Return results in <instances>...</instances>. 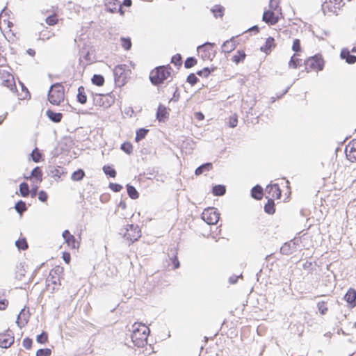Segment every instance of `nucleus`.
<instances>
[{
    "instance_id": "obj_37",
    "label": "nucleus",
    "mask_w": 356,
    "mask_h": 356,
    "mask_svg": "<svg viewBox=\"0 0 356 356\" xmlns=\"http://www.w3.org/2000/svg\"><path fill=\"white\" fill-rule=\"evenodd\" d=\"M85 176V172L82 169L74 171L72 175V179L74 181H81Z\"/></svg>"
},
{
    "instance_id": "obj_35",
    "label": "nucleus",
    "mask_w": 356,
    "mask_h": 356,
    "mask_svg": "<svg viewBox=\"0 0 356 356\" xmlns=\"http://www.w3.org/2000/svg\"><path fill=\"white\" fill-rule=\"evenodd\" d=\"M30 155L31 156L33 161H34L35 163L40 162V160L42 159V153L39 151V149L37 147H35L32 151V152Z\"/></svg>"
},
{
    "instance_id": "obj_6",
    "label": "nucleus",
    "mask_w": 356,
    "mask_h": 356,
    "mask_svg": "<svg viewBox=\"0 0 356 356\" xmlns=\"http://www.w3.org/2000/svg\"><path fill=\"white\" fill-rule=\"evenodd\" d=\"M215 44L206 42L197 47V51L201 54L203 60H212L216 56V51L213 49Z\"/></svg>"
},
{
    "instance_id": "obj_21",
    "label": "nucleus",
    "mask_w": 356,
    "mask_h": 356,
    "mask_svg": "<svg viewBox=\"0 0 356 356\" xmlns=\"http://www.w3.org/2000/svg\"><path fill=\"white\" fill-rule=\"evenodd\" d=\"M273 47H275V40L273 37H269L266 39L265 44L261 47L260 50L268 54Z\"/></svg>"
},
{
    "instance_id": "obj_26",
    "label": "nucleus",
    "mask_w": 356,
    "mask_h": 356,
    "mask_svg": "<svg viewBox=\"0 0 356 356\" xmlns=\"http://www.w3.org/2000/svg\"><path fill=\"white\" fill-rule=\"evenodd\" d=\"M76 99L77 102L81 104H84L87 102V96L85 92V88L83 86H80L78 88Z\"/></svg>"
},
{
    "instance_id": "obj_53",
    "label": "nucleus",
    "mask_w": 356,
    "mask_h": 356,
    "mask_svg": "<svg viewBox=\"0 0 356 356\" xmlns=\"http://www.w3.org/2000/svg\"><path fill=\"white\" fill-rule=\"evenodd\" d=\"M46 23L49 26L55 25L57 23V18L56 15H51L46 18Z\"/></svg>"
},
{
    "instance_id": "obj_57",
    "label": "nucleus",
    "mask_w": 356,
    "mask_h": 356,
    "mask_svg": "<svg viewBox=\"0 0 356 356\" xmlns=\"http://www.w3.org/2000/svg\"><path fill=\"white\" fill-rule=\"evenodd\" d=\"M109 187L114 192H119L122 188L120 184L116 183H110Z\"/></svg>"
},
{
    "instance_id": "obj_19",
    "label": "nucleus",
    "mask_w": 356,
    "mask_h": 356,
    "mask_svg": "<svg viewBox=\"0 0 356 356\" xmlns=\"http://www.w3.org/2000/svg\"><path fill=\"white\" fill-rule=\"evenodd\" d=\"M236 47L235 41L234 40V38H232L223 42L222 49L225 53H229L234 50Z\"/></svg>"
},
{
    "instance_id": "obj_17",
    "label": "nucleus",
    "mask_w": 356,
    "mask_h": 356,
    "mask_svg": "<svg viewBox=\"0 0 356 356\" xmlns=\"http://www.w3.org/2000/svg\"><path fill=\"white\" fill-rule=\"evenodd\" d=\"M127 66L125 65H118L115 66V67L113 70V74L115 76V82H120V79H124L125 76H124V72L126 70Z\"/></svg>"
},
{
    "instance_id": "obj_4",
    "label": "nucleus",
    "mask_w": 356,
    "mask_h": 356,
    "mask_svg": "<svg viewBox=\"0 0 356 356\" xmlns=\"http://www.w3.org/2000/svg\"><path fill=\"white\" fill-rule=\"evenodd\" d=\"M305 69L307 72L309 70L321 71L324 67V60L319 54H316L305 61Z\"/></svg>"
},
{
    "instance_id": "obj_38",
    "label": "nucleus",
    "mask_w": 356,
    "mask_h": 356,
    "mask_svg": "<svg viewBox=\"0 0 356 356\" xmlns=\"http://www.w3.org/2000/svg\"><path fill=\"white\" fill-rule=\"evenodd\" d=\"M104 172L108 177L114 178L116 177L115 170L110 165H104L103 167Z\"/></svg>"
},
{
    "instance_id": "obj_60",
    "label": "nucleus",
    "mask_w": 356,
    "mask_h": 356,
    "mask_svg": "<svg viewBox=\"0 0 356 356\" xmlns=\"http://www.w3.org/2000/svg\"><path fill=\"white\" fill-rule=\"evenodd\" d=\"M48 198V195L46 192L44 191H40L38 193V200H47Z\"/></svg>"
},
{
    "instance_id": "obj_5",
    "label": "nucleus",
    "mask_w": 356,
    "mask_h": 356,
    "mask_svg": "<svg viewBox=\"0 0 356 356\" xmlns=\"http://www.w3.org/2000/svg\"><path fill=\"white\" fill-rule=\"evenodd\" d=\"M147 328L141 332L139 328H135L131 334V341L135 346L138 348L143 347L147 344V334L146 333Z\"/></svg>"
},
{
    "instance_id": "obj_43",
    "label": "nucleus",
    "mask_w": 356,
    "mask_h": 356,
    "mask_svg": "<svg viewBox=\"0 0 356 356\" xmlns=\"http://www.w3.org/2000/svg\"><path fill=\"white\" fill-rule=\"evenodd\" d=\"M216 67H213L212 69H210L208 67H204L202 70H199L197 72V74L200 76L207 77L211 74V72H213Z\"/></svg>"
},
{
    "instance_id": "obj_13",
    "label": "nucleus",
    "mask_w": 356,
    "mask_h": 356,
    "mask_svg": "<svg viewBox=\"0 0 356 356\" xmlns=\"http://www.w3.org/2000/svg\"><path fill=\"white\" fill-rule=\"evenodd\" d=\"M169 112L168 111V108L164 105L160 104L158 106L156 111V119L159 122H165L166 120L169 118Z\"/></svg>"
},
{
    "instance_id": "obj_46",
    "label": "nucleus",
    "mask_w": 356,
    "mask_h": 356,
    "mask_svg": "<svg viewBox=\"0 0 356 356\" xmlns=\"http://www.w3.org/2000/svg\"><path fill=\"white\" fill-rule=\"evenodd\" d=\"M26 312L25 309H22L20 312V313L18 314L16 323L19 327H22L25 325V323H24V321L22 319V316H26Z\"/></svg>"
},
{
    "instance_id": "obj_39",
    "label": "nucleus",
    "mask_w": 356,
    "mask_h": 356,
    "mask_svg": "<svg viewBox=\"0 0 356 356\" xmlns=\"http://www.w3.org/2000/svg\"><path fill=\"white\" fill-rule=\"evenodd\" d=\"M275 202H266L264 205V211L268 214H273L275 211Z\"/></svg>"
},
{
    "instance_id": "obj_42",
    "label": "nucleus",
    "mask_w": 356,
    "mask_h": 356,
    "mask_svg": "<svg viewBox=\"0 0 356 356\" xmlns=\"http://www.w3.org/2000/svg\"><path fill=\"white\" fill-rule=\"evenodd\" d=\"M197 59L195 57H188L184 62V67L186 69L191 68L197 64Z\"/></svg>"
},
{
    "instance_id": "obj_40",
    "label": "nucleus",
    "mask_w": 356,
    "mask_h": 356,
    "mask_svg": "<svg viewBox=\"0 0 356 356\" xmlns=\"http://www.w3.org/2000/svg\"><path fill=\"white\" fill-rule=\"evenodd\" d=\"M269 8H270V10L279 11L280 13V14H282V13H281L282 10L280 7V1L279 0H270Z\"/></svg>"
},
{
    "instance_id": "obj_44",
    "label": "nucleus",
    "mask_w": 356,
    "mask_h": 356,
    "mask_svg": "<svg viewBox=\"0 0 356 356\" xmlns=\"http://www.w3.org/2000/svg\"><path fill=\"white\" fill-rule=\"evenodd\" d=\"M171 63L175 65V66L180 67L182 65V58L181 54H177L173 56L171 58Z\"/></svg>"
},
{
    "instance_id": "obj_63",
    "label": "nucleus",
    "mask_w": 356,
    "mask_h": 356,
    "mask_svg": "<svg viewBox=\"0 0 356 356\" xmlns=\"http://www.w3.org/2000/svg\"><path fill=\"white\" fill-rule=\"evenodd\" d=\"M63 259L66 264H69L71 259L70 254L68 252H63Z\"/></svg>"
},
{
    "instance_id": "obj_3",
    "label": "nucleus",
    "mask_w": 356,
    "mask_h": 356,
    "mask_svg": "<svg viewBox=\"0 0 356 356\" xmlns=\"http://www.w3.org/2000/svg\"><path fill=\"white\" fill-rule=\"evenodd\" d=\"M120 234L131 243L136 241L140 237V229L138 225H127L120 230Z\"/></svg>"
},
{
    "instance_id": "obj_31",
    "label": "nucleus",
    "mask_w": 356,
    "mask_h": 356,
    "mask_svg": "<svg viewBox=\"0 0 356 356\" xmlns=\"http://www.w3.org/2000/svg\"><path fill=\"white\" fill-rule=\"evenodd\" d=\"M149 132V129L145 128H140L136 131L135 140L136 142H139L140 140L144 139Z\"/></svg>"
},
{
    "instance_id": "obj_25",
    "label": "nucleus",
    "mask_w": 356,
    "mask_h": 356,
    "mask_svg": "<svg viewBox=\"0 0 356 356\" xmlns=\"http://www.w3.org/2000/svg\"><path fill=\"white\" fill-rule=\"evenodd\" d=\"M212 168L213 164L210 162L203 163L195 169V174L197 176L200 175L205 172L210 171L212 169Z\"/></svg>"
},
{
    "instance_id": "obj_27",
    "label": "nucleus",
    "mask_w": 356,
    "mask_h": 356,
    "mask_svg": "<svg viewBox=\"0 0 356 356\" xmlns=\"http://www.w3.org/2000/svg\"><path fill=\"white\" fill-rule=\"evenodd\" d=\"M212 193L216 196L223 195L226 193V187L222 184H218L213 186Z\"/></svg>"
},
{
    "instance_id": "obj_62",
    "label": "nucleus",
    "mask_w": 356,
    "mask_h": 356,
    "mask_svg": "<svg viewBox=\"0 0 356 356\" xmlns=\"http://www.w3.org/2000/svg\"><path fill=\"white\" fill-rule=\"evenodd\" d=\"M8 304V301L6 299L0 300V310H4Z\"/></svg>"
},
{
    "instance_id": "obj_55",
    "label": "nucleus",
    "mask_w": 356,
    "mask_h": 356,
    "mask_svg": "<svg viewBox=\"0 0 356 356\" xmlns=\"http://www.w3.org/2000/svg\"><path fill=\"white\" fill-rule=\"evenodd\" d=\"M292 49L295 52H300L301 51L300 41L299 39H295L293 40Z\"/></svg>"
},
{
    "instance_id": "obj_48",
    "label": "nucleus",
    "mask_w": 356,
    "mask_h": 356,
    "mask_svg": "<svg viewBox=\"0 0 356 356\" xmlns=\"http://www.w3.org/2000/svg\"><path fill=\"white\" fill-rule=\"evenodd\" d=\"M302 60L298 58H296L295 55L291 56V60L289 63V67H293V68H297L298 66L300 65Z\"/></svg>"
},
{
    "instance_id": "obj_56",
    "label": "nucleus",
    "mask_w": 356,
    "mask_h": 356,
    "mask_svg": "<svg viewBox=\"0 0 356 356\" xmlns=\"http://www.w3.org/2000/svg\"><path fill=\"white\" fill-rule=\"evenodd\" d=\"M32 339L29 337H26L22 341V345L26 349H30L32 346Z\"/></svg>"
},
{
    "instance_id": "obj_30",
    "label": "nucleus",
    "mask_w": 356,
    "mask_h": 356,
    "mask_svg": "<svg viewBox=\"0 0 356 356\" xmlns=\"http://www.w3.org/2000/svg\"><path fill=\"white\" fill-rule=\"evenodd\" d=\"M46 282L48 286L51 284L56 285L57 284H60V278L59 276H56L53 275V272H50L48 277L46 279Z\"/></svg>"
},
{
    "instance_id": "obj_47",
    "label": "nucleus",
    "mask_w": 356,
    "mask_h": 356,
    "mask_svg": "<svg viewBox=\"0 0 356 356\" xmlns=\"http://www.w3.org/2000/svg\"><path fill=\"white\" fill-rule=\"evenodd\" d=\"M36 341L38 343L43 344L47 342L48 341V335L46 332H42L40 334L38 335L36 337Z\"/></svg>"
},
{
    "instance_id": "obj_64",
    "label": "nucleus",
    "mask_w": 356,
    "mask_h": 356,
    "mask_svg": "<svg viewBox=\"0 0 356 356\" xmlns=\"http://www.w3.org/2000/svg\"><path fill=\"white\" fill-rule=\"evenodd\" d=\"M37 193H38V188L37 187H35V188H33L31 191H30V193H29V197L31 198H35L36 195H37Z\"/></svg>"
},
{
    "instance_id": "obj_41",
    "label": "nucleus",
    "mask_w": 356,
    "mask_h": 356,
    "mask_svg": "<svg viewBox=\"0 0 356 356\" xmlns=\"http://www.w3.org/2000/svg\"><path fill=\"white\" fill-rule=\"evenodd\" d=\"M120 149L127 154H131L133 152L132 144L129 142H124L121 145Z\"/></svg>"
},
{
    "instance_id": "obj_32",
    "label": "nucleus",
    "mask_w": 356,
    "mask_h": 356,
    "mask_svg": "<svg viewBox=\"0 0 356 356\" xmlns=\"http://www.w3.org/2000/svg\"><path fill=\"white\" fill-rule=\"evenodd\" d=\"M245 56H246V55H245L244 51L238 50L236 52V54L232 57V60L233 62L238 64L241 62H243V60L245 59Z\"/></svg>"
},
{
    "instance_id": "obj_16",
    "label": "nucleus",
    "mask_w": 356,
    "mask_h": 356,
    "mask_svg": "<svg viewBox=\"0 0 356 356\" xmlns=\"http://www.w3.org/2000/svg\"><path fill=\"white\" fill-rule=\"evenodd\" d=\"M340 57L341 59H345L348 64H354L356 62V56L350 54V51L347 48L341 49Z\"/></svg>"
},
{
    "instance_id": "obj_9",
    "label": "nucleus",
    "mask_w": 356,
    "mask_h": 356,
    "mask_svg": "<svg viewBox=\"0 0 356 356\" xmlns=\"http://www.w3.org/2000/svg\"><path fill=\"white\" fill-rule=\"evenodd\" d=\"M15 341L13 333L8 330L3 333L0 334V347L2 348H9Z\"/></svg>"
},
{
    "instance_id": "obj_2",
    "label": "nucleus",
    "mask_w": 356,
    "mask_h": 356,
    "mask_svg": "<svg viewBox=\"0 0 356 356\" xmlns=\"http://www.w3.org/2000/svg\"><path fill=\"white\" fill-rule=\"evenodd\" d=\"M65 97L64 87L58 83L51 86L48 92V100L54 105H59Z\"/></svg>"
},
{
    "instance_id": "obj_52",
    "label": "nucleus",
    "mask_w": 356,
    "mask_h": 356,
    "mask_svg": "<svg viewBox=\"0 0 356 356\" xmlns=\"http://www.w3.org/2000/svg\"><path fill=\"white\" fill-rule=\"evenodd\" d=\"M122 46L125 50H129L131 47V42L130 38H122Z\"/></svg>"
},
{
    "instance_id": "obj_7",
    "label": "nucleus",
    "mask_w": 356,
    "mask_h": 356,
    "mask_svg": "<svg viewBox=\"0 0 356 356\" xmlns=\"http://www.w3.org/2000/svg\"><path fill=\"white\" fill-rule=\"evenodd\" d=\"M202 218L209 225L216 224L220 218V214L217 212L216 209L213 207H208L205 209L202 213Z\"/></svg>"
},
{
    "instance_id": "obj_15",
    "label": "nucleus",
    "mask_w": 356,
    "mask_h": 356,
    "mask_svg": "<svg viewBox=\"0 0 356 356\" xmlns=\"http://www.w3.org/2000/svg\"><path fill=\"white\" fill-rule=\"evenodd\" d=\"M250 195L252 198L256 200H261L263 196L265 195V191L260 185L257 184L251 189Z\"/></svg>"
},
{
    "instance_id": "obj_1",
    "label": "nucleus",
    "mask_w": 356,
    "mask_h": 356,
    "mask_svg": "<svg viewBox=\"0 0 356 356\" xmlns=\"http://www.w3.org/2000/svg\"><path fill=\"white\" fill-rule=\"evenodd\" d=\"M171 67L168 65L166 66L156 67L150 72L149 79L151 83L154 86L162 83L170 76L171 74Z\"/></svg>"
},
{
    "instance_id": "obj_45",
    "label": "nucleus",
    "mask_w": 356,
    "mask_h": 356,
    "mask_svg": "<svg viewBox=\"0 0 356 356\" xmlns=\"http://www.w3.org/2000/svg\"><path fill=\"white\" fill-rule=\"evenodd\" d=\"M15 245L19 250H26L28 248V244L26 238L18 239L15 241Z\"/></svg>"
},
{
    "instance_id": "obj_59",
    "label": "nucleus",
    "mask_w": 356,
    "mask_h": 356,
    "mask_svg": "<svg viewBox=\"0 0 356 356\" xmlns=\"http://www.w3.org/2000/svg\"><path fill=\"white\" fill-rule=\"evenodd\" d=\"M179 89L177 87H176V89L175 90V92H173V95H172V97L170 99V102L171 101H173V102H177L179 99Z\"/></svg>"
},
{
    "instance_id": "obj_10",
    "label": "nucleus",
    "mask_w": 356,
    "mask_h": 356,
    "mask_svg": "<svg viewBox=\"0 0 356 356\" xmlns=\"http://www.w3.org/2000/svg\"><path fill=\"white\" fill-rule=\"evenodd\" d=\"M300 240L294 238L286 242L280 248V253L284 255H290L296 250V246L299 245Z\"/></svg>"
},
{
    "instance_id": "obj_18",
    "label": "nucleus",
    "mask_w": 356,
    "mask_h": 356,
    "mask_svg": "<svg viewBox=\"0 0 356 356\" xmlns=\"http://www.w3.org/2000/svg\"><path fill=\"white\" fill-rule=\"evenodd\" d=\"M62 236L68 246H70L72 248H76V242L75 237L73 235H72L68 230H65L63 232Z\"/></svg>"
},
{
    "instance_id": "obj_58",
    "label": "nucleus",
    "mask_w": 356,
    "mask_h": 356,
    "mask_svg": "<svg viewBox=\"0 0 356 356\" xmlns=\"http://www.w3.org/2000/svg\"><path fill=\"white\" fill-rule=\"evenodd\" d=\"M171 259H172V264L174 265L173 268L174 269L178 268L179 267V266H180V264H179V261L178 260V258H177L176 254L172 256Z\"/></svg>"
},
{
    "instance_id": "obj_36",
    "label": "nucleus",
    "mask_w": 356,
    "mask_h": 356,
    "mask_svg": "<svg viewBox=\"0 0 356 356\" xmlns=\"http://www.w3.org/2000/svg\"><path fill=\"white\" fill-rule=\"evenodd\" d=\"M14 208L19 214L22 215L27 209L26 202H17Z\"/></svg>"
},
{
    "instance_id": "obj_50",
    "label": "nucleus",
    "mask_w": 356,
    "mask_h": 356,
    "mask_svg": "<svg viewBox=\"0 0 356 356\" xmlns=\"http://www.w3.org/2000/svg\"><path fill=\"white\" fill-rule=\"evenodd\" d=\"M186 81L191 86H194L199 81V79L196 76V75L194 73H191L187 76Z\"/></svg>"
},
{
    "instance_id": "obj_23",
    "label": "nucleus",
    "mask_w": 356,
    "mask_h": 356,
    "mask_svg": "<svg viewBox=\"0 0 356 356\" xmlns=\"http://www.w3.org/2000/svg\"><path fill=\"white\" fill-rule=\"evenodd\" d=\"M46 115L50 120L55 123L60 122L63 118L62 113H56L49 109L46 111Z\"/></svg>"
},
{
    "instance_id": "obj_51",
    "label": "nucleus",
    "mask_w": 356,
    "mask_h": 356,
    "mask_svg": "<svg viewBox=\"0 0 356 356\" xmlns=\"http://www.w3.org/2000/svg\"><path fill=\"white\" fill-rule=\"evenodd\" d=\"M51 350L49 348H40L36 352V356H50Z\"/></svg>"
},
{
    "instance_id": "obj_22",
    "label": "nucleus",
    "mask_w": 356,
    "mask_h": 356,
    "mask_svg": "<svg viewBox=\"0 0 356 356\" xmlns=\"http://www.w3.org/2000/svg\"><path fill=\"white\" fill-rule=\"evenodd\" d=\"M345 300L354 306L356 301V291L353 289H350L344 296Z\"/></svg>"
},
{
    "instance_id": "obj_20",
    "label": "nucleus",
    "mask_w": 356,
    "mask_h": 356,
    "mask_svg": "<svg viewBox=\"0 0 356 356\" xmlns=\"http://www.w3.org/2000/svg\"><path fill=\"white\" fill-rule=\"evenodd\" d=\"M210 11L216 19L222 18L224 16L225 8L221 5H215Z\"/></svg>"
},
{
    "instance_id": "obj_33",
    "label": "nucleus",
    "mask_w": 356,
    "mask_h": 356,
    "mask_svg": "<svg viewBox=\"0 0 356 356\" xmlns=\"http://www.w3.org/2000/svg\"><path fill=\"white\" fill-rule=\"evenodd\" d=\"M92 84L102 86L104 83V77L101 74H94L91 79Z\"/></svg>"
},
{
    "instance_id": "obj_24",
    "label": "nucleus",
    "mask_w": 356,
    "mask_h": 356,
    "mask_svg": "<svg viewBox=\"0 0 356 356\" xmlns=\"http://www.w3.org/2000/svg\"><path fill=\"white\" fill-rule=\"evenodd\" d=\"M63 173V169L59 168H56L54 166H49L48 168V175L53 178H54L55 180H58L60 179V175Z\"/></svg>"
},
{
    "instance_id": "obj_8",
    "label": "nucleus",
    "mask_w": 356,
    "mask_h": 356,
    "mask_svg": "<svg viewBox=\"0 0 356 356\" xmlns=\"http://www.w3.org/2000/svg\"><path fill=\"white\" fill-rule=\"evenodd\" d=\"M282 195V191L277 184H270L265 189V198L267 200H275L280 199Z\"/></svg>"
},
{
    "instance_id": "obj_54",
    "label": "nucleus",
    "mask_w": 356,
    "mask_h": 356,
    "mask_svg": "<svg viewBox=\"0 0 356 356\" xmlns=\"http://www.w3.org/2000/svg\"><path fill=\"white\" fill-rule=\"evenodd\" d=\"M238 118L236 114L232 115L229 118V125L232 128H234L237 126Z\"/></svg>"
},
{
    "instance_id": "obj_12",
    "label": "nucleus",
    "mask_w": 356,
    "mask_h": 356,
    "mask_svg": "<svg viewBox=\"0 0 356 356\" xmlns=\"http://www.w3.org/2000/svg\"><path fill=\"white\" fill-rule=\"evenodd\" d=\"M262 20L268 24L274 25L279 22V17L275 11L268 10L264 12Z\"/></svg>"
},
{
    "instance_id": "obj_61",
    "label": "nucleus",
    "mask_w": 356,
    "mask_h": 356,
    "mask_svg": "<svg viewBox=\"0 0 356 356\" xmlns=\"http://www.w3.org/2000/svg\"><path fill=\"white\" fill-rule=\"evenodd\" d=\"M50 272H53L54 275L58 276V275L63 272V268L57 266L54 269H52Z\"/></svg>"
},
{
    "instance_id": "obj_49",
    "label": "nucleus",
    "mask_w": 356,
    "mask_h": 356,
    "mask_svg": "<svg viewBox=\"0 0 356 356\" xmlns=\"http://www.w3.org/2000/svg\"><path fill=\"white\" fill-rule=\"evenodd\" d=\"M317 308L321 313V314L324 315L327 312V307L326 306V302L324 301L318 302L317 303Z\"/></svg>"
},
{
    "instance_id": "obj_34",
    "label": "nucleus",
    "mask_w": 356,
    "mask_h": 356,
    "mask_svg": "<svg viewBox=\"0 0 356 356\" xmlns=\"http://www.w3.org/2000/svg\"><path fill=\"white\" fill-rule=\"evenodd\" d=\"M31 175L33 178H35L37 181L40 182L42 177L41 168L38 166L34 168L31 171Z\"/></svg>"
},
{
    "instance_id": "obj_11",
    "label": "nucleus",
    "mask_w": 356,
    "mask_h": 356,
    "mask_svg": "<svg viewBox=\"0 0 356 356\" xmlns=\"http://www.w3.org/2000/svg\"><path fill=\"white\" fill-rule=\"evenodd\" d=\"M105 6L110 13H115L120 12L121 15L124 14L122 10V3L118 0H106Z\"/></svg>"
},
{
    "instance_id": "obj_29",
    "label": "nucleus",
    "mask_w": 356,
    "mask_h": 356,
    "mask_svg": "<svg viewBox=\"0 0 356 356\" xmlns=\"http://www.w3.org/2000/svg\"><path fill=\"white\" fill-rule=\"evenodd\" d=\"M19 193L22 197H29V186L27 183L22 182L19 185Z\"/></svg>"
},
{
    "instance_id": "obj_14",
    "label": "nucleus",
    "mask_w": 356,
    "mask_h": 356,
    "mask_svg": "<svg viewBox=\"0 0 356 356\" xmlns=\"http://www.w3.org/2000/svg\"><path fill=\"white\" fill-rule=\"evenodd\" d=\"M346 156L351 162H356V140L346 147Z\"/></svg>"
},
{
    "instance_id": "obj_28",
    "label": "nucleus",
    "mask_w": 356,
    "mask_h": 356,
    "mask_svg": "<svg viewBox=\"0 0 356 356\" xmlns=\"http://www.w3.org/2000/svg\"><path fill=\"white\" fill-rule=\"evenodd\" d=\"M127 191L129 197L132 200H136L138 198L139 193L136 189V188L130 184L127 185Z\"/></svg>"
}]
</instances>
